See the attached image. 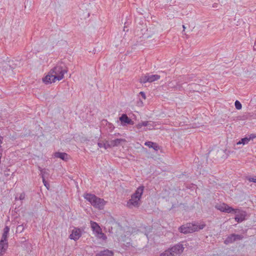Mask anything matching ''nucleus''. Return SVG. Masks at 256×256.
I'll list each match as a JSON object with an SVG mask.
<instances>
[{"instance_id":"1","label":"nucleus","mask_w":256,"mask_h":256,"mask_svg":"<svg viewBox=\"0 0 256 256\" xmlns=\"http://www.w3.org/2000/svg\"><path fill=\"white\" fill-rule=\"evenodd\" d=\"M66 72L60 66H56L42 78V82L46 84H48L54 82L56 80H60L64 78V74Z\"/></svg>"},{"instance_id":"2","label":"nucleus","mask_w":256,"mask_h":256,"mask_svg":"<svg viewBox=\"0 0 256 256\" xmlns=\"http://www.w3.org/2000/svg\"><path fill=\"white\" fill-rule=\"evenodd\" d=\"M206 224L202 222L198 224V222H192L187 223L180 226L178 230L179 231L184 234L192 233L202 230L205 228Z\"/></svg>"},{"instance_id":"3","label":"nucleus","mask_w":256,"mask_h":256,"mask_svg":"<svg viewBox=\"0 0 256 256\" xmlns=\"http://www.w3.org/2000/svg\"><path fill=\"white\" fill-rule=\"evenodd\" d=\"M144 187L143 186H140L131 196V198L128 200L127 205L129 208L132 206L138 207L140 205L139 202L143 194Z\"/></svg>"},{"instance_id":"4","label":"nucleus","mask_w":256,"mask_h":256,"mask_svg":"<svg viewBox=\"0 0 256 256\" xmlns=\"http://www.w3.org/2000/svg\"><path fill=\"white\" fill-rule=\"evenodd\" d=\"M84 198L90 202L92 206L100 210H102L105 205L106 202L104 199L98 198L94 194H86Z\"/></svg>"},{"instance_id":"5","label":"nucleus","mask_w":256,"mask_h":256,"mask_svg":"<svg viewBox=\"0 0 256 256\" xmlns=\"http://www.w3.org/2000/svg\"><path fill=\"white\" fill-rule=\"evenodd\" d=\"M170 250L172 256H180L183 252L184 248L182 244H178L170 248Z\"/></svg>"},{"instance_id":"6","label":"nucleus","mask_w":256,"mask_h":256,"mask_svg":"<svg viewBox=\"0 0 256 256\" xmlns=\"http://www.w3.org/2000/svg\"><path fill=\"white\" fill-rule=\"evenodd\" d=\"M244 238L243 236L238 234H231L225 240L224 243L226 244H232L238 240H241Z\"/></svg>"},{"instance_id":"7","label":"nucleus","mask_w":256,"mask_h":256,"mask_svg":"<svg viewBox=\"0 0 256 256\" xmlns=\"http://www.w3.org/2000/svg\"><path fill=\"white\" fill-rule=\"evenodd\" d=\"M216 208L221 212L228 214L236 212L234 208L229 206L228 204L224 203L222 204L216 206Z\"/></svg>"},{"instance_id":"8","label":"nucleus","mask_w":256,"mask_h":256,"mask_svg":"<svg viewBox=\"0 0 256 256\" xmlns=\"http://www.w3.org/2000/svg\"><path fill=\"white\" fill-rule=\"evenodd\" d=\"M236 212H234L236 214L234 219L236 221L238 222H241L246 219V212L243 210H240L239 209H234Z\"/></svg>"},{"instance_id":"9","label":"nucleus","mask_w":256,"mask_h":256,"mask_svg":"<svg viewBox=\"0 0 256 256\" xmlns=\"http://www.w3.org/2000/svg\"><path fill=\"white\" fill-rule=\"evenodd\" d=\"M120 120L122 126H126L128 124L133 125L134 124L132 121L126 114H122L121 116L119 118Z\"/></svg>"},{"instance_id":"10","label":"nucleus","mask_w":256,"mask_h":256,"mask_svg":"<svg viewBox=\"0 0 256 256\" xmlns=\"http://www.w3.org/2000/svg\"><path fill=\"white\" fill-rule=\"evenodd\" d=\"M82 236V231L80 228H74L72 230V234H70L69 238L71 240H74L76 241L80 238Z\"/></svg>"},{"instance_id":"11","label":"nucleus","mask_w":256,"mask_h":256,"mask_svg":"<svg viewBox=\"0 0 256 256\" xmlns=\"http://www.w3.org/2000/svg\"><path fill=\"white\" fill-rule=\"evenodd\" d=\"M8 247V240H0V256H2L6 252Z\"/></svg>"},{"instance_id":"12","label":"nucleus","mask_w":256,"mask_h":256,"mask_svg":"<svg viewBox=\"0 0 256 256\" xmlns=\"http://www.w3.org/2000/svg\"><path fill=\"white\" fill-rule=\"evenodd\" d=\"M144 145L148 146L149 148H153L156 152H158L160 149V147L158 144L150 141L146 142Z\"/></svg>"},{"instance_id":"13","label":"nucleus","mask_w":256,"mask_h":256,"mask_svg":"<svg viewBox=\"0 0 256 256\" xmlns=\"http://www.w3.org/2000/svg\"><path fill=\"white\" fill-rule=\"evenodd\" d=\"M54 156L64 161H67L68 160V155L66 152H56L54 154Z\"/></svg>"},{"instance_id":"14","label":"nucleus","mask_w":256,"mask_h":256,"mask_svg":"<svg viewBox=\"0 0 256 256\" xmlns=\"http://www.w3.org/2000/svg\"><path fill=\"white\" fill-rule=\"evenodd\" d=\"M126 140L122 138H116L110 142L108 147H114L119 146L122 142H125Z\"/></svg>"},{"instance_id":"15","label":"nucleus","mask_w":256,"mask_h":256,"mask_svg":"<svg viewBox=\"0 0 256 256\" xmlns=\"http://www.w3.org/2000/svg\"><path fill=\"white\" fill-rule=\"evenodd\" d=\"M90 224L92 228L96 234H98L102 230V228L96 222L91 221Z\"/></svg>"},{"instance_id":"16","label":"nucleus","mask_w":256,"mask_h":256,"mask_svg":"<svg viewBox=\"0 0 256 256\" xmlns=\"http://www.w3.org/2000/svg\"><path fill=\"white\" fill-rule=\"evenodd\" d=\"M113 255L114 253L112 250L106 249L96 254V256H113Z\"/></svg>"},{"instance_id":"17","label":"nucleus","mask_w":256,"mask_h":256,"mask_svg":"<svg viewBox=\"0 0 256 256\" xmlns=\"http://www.w3.org/2000/svg\"><path fill=\"white\" fill-rule=\"evenodd\" d=\"M10 231V228L8 226H6L4 228L3 234L2 237V240H8V234Z\"/></svg>"},{"instance_id":"18","label":"nucleus","mask_w":256,"mask_h":256,"mask_svg":"<svg viewBox=\"0 0 256 256\" xmlns=\"http://www.w3.org/2000/svg\"><path fill=\"white\" fill-rule=\"evenodd\" d=\"M148 82H152L155 80H156L160 78V76L158 74H152L148 75Z\"/></svg>"},{"instance_id":"19","label":"nucleus","mask_w":256,"mask_h":256,"mask_svg":"<svg viewBox=\"0 0 256 256\" xmlns=\"http://www.w3.org/2000/svg\"><path fill=\"white\" fill-rule=\"evenodd\" d=\"M96 236L99 239H101L102 240H106L107 239V237L106 235L102 232V230L100 231L98 234H96Z\"/></svg>"},{"instance_id":"20","label":"nucleus","mask_w":256,"mask_h":256,"mask_svg":"<svg viewBox=\"0 0 256 256\" xmlns=\"http://www.w3.org/2000/svg\"><path fill=\"white\" fill-rule=\"evenodd\" d=\"M250 140V138H248L246 137L241 139L238 142H237V144H248Z\"/></svg>"},{"instance_id":"21","label":"nucleus","mask_w":256,"mask_h":256,"mask_svg":"<svg viewBox=\"0 0 256 256\" xmlns=\"http://www.w3.org/2000/svg\"><path fill=\"white\" fill-rule=\"evenodd\" d=\"M140 83H144V84L148 82V74L145 75L143 76H142L140 78Z\"/></svg>"},{"instance_id":"22","label":"nucleus","mask_w":256,"mask_h":256,"mask_svg":"<svg viewBox=\"0 0 256 256\" xmlns=\"http://www.w3.org/2000/svg\"><path fill=\"white\" fill-rule=\"evenodd\" d=\"M160 256H172V254L168 248V250H165L164 252L162 253Z\"/></svg>"},{"instance_id":"23","label":"nucleus","mask_w":256,"mask_h":256,"mask_svg":"<svg viewBox=\"0 0 256 256\" xmlns=\"http://www.w3.org/2000/svg\"><path fill=\"white\" fill-rule=\"evenodd\" d=\"M234 105H235L236 108L237 110H240L242 109V104L238 100H236L235 102Z\"/></svg>"},{"instance_id":"24","label":"nucleus","mask_w":256,"mask_h":256,"mask_svg":"<svg viewBox=\"0 0 256 256\" xmlns=\"http://www.w3.org/2000/svg\"><path fill=\"white\" fill-rule=\"evenodd\" d=\"M24 229V227L23 224L18 226L16 228V230L20 232H22Z\"/></svg>"},{"instance_id":"25","label":"nucleus","mask_w":256,"mask_h":256,"mask_svg":"<svg viewBox=\"0 0 256 256\" xmlns=\"http://www.w3.org/2000/svg\"><path fill=\"white\" fill-rule=\"evenodd\" d=\"M25 196H26V194H25L24 192L21 193L18 198V200H24L25 198ZM15 200H18V198L16 196Z\"/></svg>"},{"instance_id":"26","label":"nucleus","mask_w":256,"mask_h":256,"mask_svg":"<svg viewBox=\"0 0 256 256\" xmlns=\"http://www.w3.org/2000/svg\"><path fill=\"white\" fill-rule=\"evenodd\" d=\"M150 122L148 121H145L142 122V126H148L150 125Z\"/></svg>"},{"instance_id":"27","label":"nucleus","mask_w":256,"mask_h":256,"mask_svg":"<svg viewBox=\"0 0 256 256\" xmlns=\"http://www.w3.org/2000/svg\"><path fill=\"white\" fill-rule=\"evenodd\" d=\"M42 182H43V183H44V185L47 188H48V186H49V184L46 182V180L44 178V177L42 176Z\"/></svg>"},{"instance_id":"28","label":"nucleus","mask_w":256,"mask_h":256,"mask_svg":"<svg viewBox=\"0 0 256 256\" xmlns=\"http://www.w3.org/2000/svg\"><path fill=\"white\" fill-rule=\"evenodd\" d=\"M38 169L39 170H40V172H41V174H42V176H44V174H45L46 172V170L45 169H42V168H41L40 167H38Z\"/></svg>"},{"instance_id":"29","label":"nucleus","mask_w":256,"mask_h":256,"mask_svg":"<svg viewBox=\"0 0 256 256\" xmlns=\"http://www.w3.org/2000/svg\"><path fill=\"white\" fill-rule=\"evenodd\" d=\"M224 152L226 154V158L230 154V150H224Z\"/></svg>"},{"instance_id":"30","label":"nucleus","mask_w":256,"mask_h":256,"mask_svg":"<svg viewBox=\"0 0 256 256\" xmlns=\"http://www.w3.org/2000/svg\"><path fill=\"white\" fill-rule=\"evenodd\" d=\"M98 145L100 148H104V146H105V144L101 142H98Z\"/></svg>"},{"instance_id":"31","label":"nucleus","mask_w":256,"mask_h":256,"mask_svg":"<svg viewBox=\"0 0 256 256\" xmlns=\"http://www.w3.org/2000/svg\"><path fill=\"white\" fill-rule=\"evenodd\" d=\"M248 180L250 182H256V178H248Z\"/></svg>"},{"instance_id":"32","label":"nucleus","mask_w":256,"mask_h":256,"mask_svg":"<svg viewBox=\"0 0 256 256\" xmlns=\"http://www.w3.org/2000/svg\"><path fill=\"white\" fill-rule=\"evenodd\" d=\"M140 94L142 97V98L144 99H146V94H145V93L144 92H140Z\"/></svg>"},{"instance_id":"33","label":"nucleus","mask_w":256,"mask_h":256,"mask_svg":"<svg viewBox=\"0 0 256 256\" xmlns=\"http://www.w3.org/2000/svg\"><path fill=\"white\" fill-rule=\"evenodd\" d=\"M136 126L137 128L140 129L142 126V122L138 123Z\"/></svg>"},{"instance_id":"34","label":"nucleus","mask_w":256,"mask_h":256,"mask_svg":"<svg viewBox=\"0 0 256 256\" xmlns=\"http://www.w3.org/2000/svg\"><path fill=\"white\" fill-rule=\"evenodd\" d=\"M11 61L10 60H8V58H6V60H3V62H10ZM12 62H13V61H12Z\"/></svg>"},{"instance_id":"35","label":"nucleus","mask_w":256,"mask_h":256,"mask_svg":"<svg viewBox=\"0 0 256 256\" xmlns=\"http://www.w3.org/2000/svg\"><path fill=\"white\" fill-rule=\"evenodd\" d=\"M148 130H152L154 126L150 122V125L148 126H147Z\"/></svg>"},{"instance_id":"36","label":"nucleus","mask_w":256,"mask_h":256,"mask_svg":"<svg viewBox=\"0 0 256 256\" xmlns=\"http://www.w3.org/2000/svg\"><path fill=\"white\" fill-rule=\"evenodd\" d=\"M255 137H256V136H254V134H251L248 138H250V140H252Z\"/></svg>"},{"instance_id":"37","label":"nucleus","mask_w":256,"mask_h":256,"mask_svg":"<svg viewBox=\"0 0 256 256\" xmlns=\"http://www.w3.org/2000/svg\"><path fill=\"white\" fill-rule=\"evenodd\" d=\"M110 144V143L108 144H105V146H104V148H105V149H107L108 147V146Z\"/></svg>"},{"instance_id":"38","label":"nucleus","mask_w":256,"mask_h":256,"mask_svg":"<svg viewBox=\"0 0 256 256\" xmlns=\"http://www.w3.org/2000/svg\"><path fill=\"white\" fill-rule=\"evenodd\" d=\"M182 28H183V30H182V33L184 34V32L185 31V30L186 28V27L184 25H182ZM184 34H186L184 33Z\"/></svg>"},{"instance_id":"39","label":"nucleus","mask_w":256,"mask_h":256,"mask_svg":"<svg viewBox=\"0 0 256 256\" xmlns=\"http://www.w3.org/2000/svg\"><path fill=\"white\" fill-rule=\"evenodd\" d=\"M168 16L170 17V19H172V18H174V15H172V16Z\"/></svg>"},{"instance_id":"40","label":"nucleus","mask_w":256,"mask_h":256,"mask_svg":"<svg viewBox=\"0 0 256 256\" xmlns=\"http://www.w3.org/2000/svg\"><path fill=\"white\" fill-rule=\"evenodd\" d=\"M217 4H214L212 6V7L213 8H217V6H216Z\"/></svg>"},{"instance_id":"41","label":"nucleus","mask_w":256,"mask_h":256,"mask_svg":"<svg viewBox=\"0 0 256 256\" xmlns=\"http://www.w3.org/2000/svg\"><path fill=\"white\" fill-rule=\"evenodd\" d=\"M125 28H126V26H124V31H126V29H125ZM128 30H126V31H128Z\"/></svg>"},{"instance_id":"42","label":"nucleus","mask_w":256,"mask_h":256,"mask_svg":"<svg viewBox=\"0 0 256 256\" xmlns=\"http://www.w3.org/2000/svg\"><path fill=\"white\" fill-rule=\"evenodd\" d=\"M2 153L0 152V158H2Z\"/></svg>"}]
</instances>
